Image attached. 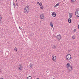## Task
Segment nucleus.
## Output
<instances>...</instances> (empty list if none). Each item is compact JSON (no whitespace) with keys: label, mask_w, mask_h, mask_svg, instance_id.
<instances>
[{"label":"nucleus","mask_w":79,"mask_h":79,"mask_svg":"<svg viewBox=\"0 0 79 79\" xmlns=\"http://www.w3.org/2000/svg\"><path fill=\"white\" fill-rule=\"evenodd\" d=\"M67 69L69 71H71L73 69V66L70 65V63H67L66 64Z\"/></svg>","instance_id":"f257e3e1"},{"label":"nucleus","mask_w":79,"mask_h":79,"mask_svg":"<svg viewBox=\"0 0 79 79\" xmlns=\"http://www.w3.org/2000/svg\"><path fill=\"white\" fill-rule=\"evenodd\" d=\"M30 11V8L29 6H27L24 8V12L25 13H28Z\"/></svg>","instance_id":"f03ea898"},{"label":"nucleus","mask_w":79,"mask_h":79,"mask_svg":"<svg viewBox=\"0 0 79 79\" xmlns=\"http://www.w3.org/2000/svg\"><path fill=\"white\" fill-rule=\"evenodd\" d=\"M65 58L67 61H70L71 60V55L69 54H67L65 56Z\"/></svg>","instance_id":"7ed1b4c3"},{"label":"nucleus","mask_w":79,"mask_h":79,"mask_svg":"<svg viewBox=\"0 0 79 79\" xmlns=\"http://www.w3.org/2000/svg\"><path fill=\"white\" fill-rule=\"evenodd\" d=\"M51 59L53 61H55L56 60V56L54 55L52 56Z\"/></svg>","instance_id":"20e7f679"},{"label":"nucleus","mask_w":79,"mask_h":79,"mask_svg":"<svg viewBox=\"0 0 79 79\" xmlns=\"http://www.w3.org/2000/svg\"><path fill=\"white\" fill-rule=\"evenodd\" d=\"M75 15L77 17H79V9L76 10L75 12Z\"/></svg>","instance_id":"39448f33"},{"label":"nucleus","mask_w":79,"mask_h":79,"mask_svg":"<svg viewBox=\"0 0 79 79\" xmlns=\"http://www.w3.org/2000/svg\"><path fill=\"white\" fill-rule=\"evenodd\" d=\"M40 19H44V15L43 13H41L40 15Z\"/></svg>","instance_id":"423d86ee"},{"label":"nucleus","mask_w":79,"mask_h":79,"mask_svg":"<svg viewBox=\"0 0 79 79\" xmlns=\"http://www.w3.org/2000/svg\"><path fill=\"white\" fill-rule=\"evenodd\" d=\"M18 68L19 71H21L22 69H23V66H22V65L21 64L19 65Z\"/></svg>","instance_id":"0eeeda50"},{"label":"nucleus","mask_w":79,"mask_h":79,"mask_svg":"<svg viewBox=\"0 0 79 79\" xmlns=\"http://www.w3.org/2000/svg\"><path fill=\"white\" fill-rule=\"evenodd\" d=\"M56 39L58 40H60L61 39V36L60 35H58L56 36Z\"/></svg>","instance_id":"6e6552de"},{"label":"nucleus","mask_w":79,"mask_h":79,"mask_svg":"<svg viewBox=\"0 0 79 79\" xmlns=\"http://www.w3.org/2000/svg\"><path fill=\"white\" fill-rule=\"evenodd\" d=\"M50 24L51 27H52V28H53V22H52V21H50Z\"/></svg>","instance_id":"1a4fd4ad"},{"label":"nucleus","mask_w":79,"mask_h":79,"mask_svg":"<svg viewBox=\"0 0 79 79\" xmlns=\"http://www.w3.org/2000/svg\"><path fill=\"white\" fill-rule=\"evenodd\" d=\"M37 5H39L40 6H42V2H39L37 1L36 2Z\"/></svg>","instance_id":"9d476101"},{"label":"nucleus","mask_w":79,"mask_h":79,"mask_svg":"<svg viewBox=\"0 0 79 79\" xmlns=\"http://www.w3.org/2000/svg\"><path fill=\"white\" fill-rule=\"evenodd\" d=\"M29 64L30 68H33V66H34V65H33V64H32V63H30V64Z\"/></svg>","instance_id":"9b49d317"},{"label":"nucleus","mask_w":79,"mask_h":79,"mask_svg":"<svg viewBox=\"0 0 79 79\" xmlns=\"http://www.w3.org/2000/svg\"><path fill=\"white\" fill-rule=\"evenodd\" d=\"M52 16L53 17H56V13H55V12H52Z\"/></svg>","instance_id":"f8f14e48"},{"label":"nucleus","mask_w":79,"mask_h":79,"mask_svg":"<svg viewBox=\"0 0 79 79\" xmlns=\"http://www.w3.org/2000/svg\"><path fill=\"white\" fill-rule=\"evenodd\" d=\"M73 14L72 13H70L69 14V16L70 18H71L73 17Z\"/></svg>","instance_id":"ddd939ff"},{"label":"nucleus","mask_w":79,"mask_h":79,"mask_svg":"<svg viewBox=\"0 0 79 79\" xmlns=\"http://www.w3.org/2000/svg\"><path fill=\"white\" fill-rule=\"evenodd\" d=\"M68 21L69 23H71V19L69 18L68 19Z\"/></svg>","instance_id":"4468645a"},{"label":"nucleus","mask_w":79,"mask_h":79,"mask_svg":"<svg viewBox=\"0 0 79 79\" xmlns=\"http://www.w3.org/2000/svg\"><path fill=\"white\" fill-rule=\"evenodd\" d=\"M59 5H60V3H59L56 4L54 6L55 8H56V7H57V6H59Z\"/></svg>","instance_id":"2eb2a0df"},{"label":"nucleus","mask_w":79,"mask_h":79,"mask_svg":"<svg viewBox=\"0 0 79 79\" xmlns=\"http://www.w3.org/2000/svg\"><path fill=\"white\" fill-rule=\"evenodd\" d=\"M72 38L73 40H74V39H76V36L73 35L72 36Z\"/></svg>","instance_id":"dca6fc26"},{"label":"nucleus","mask_w":79,"mask_h":79,"mask_svg":"<svg viewBox=\"0 0 79 79\" xmlns=\"http://www.w3.org/2000/svg\"><path fill=\"white\" fill-rule=\"evenodd\" d=\"M40 10H43L44 9V6H40Z\"/></svg>","instance_id":"f3484780"},{"label":"nucleus","mask_w":79,"mask_h":79,"mask_svg":"<svg viewBox=\"0 0 79 79\" xmlns=\"http://www.w3.org/2000/svg\"><path fill=\"white\" fill-rule=\"evenodd\" d=\"M2 23V16L0 15V24Z\"/></svg>","instance_id":"a211bd4d"},{"label":"nucleus","mask_w":79,"mask_h":79,"mask_svg":"<svg viewBox=\"0 0 79 79\" xmlns=\"http://www.w3.org/2000/svg\"><path fill=\"white\" fill-rule=\"evenodd\" d=\"M52 48L53 49H55L56 48V46L55 45H53Z\"/></svg>","instance_id":"6ab92c4d"},{"label":"nucleus","mask_w":79,"mask_h":79,"mask_svg":"<svg viewBox=\"0 0 79 79\" xmlns=\"http://www.w3.org/2000/svg\"><path fill=\"white\" fill-rule=\"evenodd\" d=\"M27 79H32V77L31 76H29L27 77Z\"/></svg>","instance_id":"aec40b11"},{"label":"nucleus","mask_w":79,"mask_h":79,"mask_svg":"<svg viewBox=\"0 0 79 79\" xmlns=\"http://www.w3.org/2000/svg\"><path fill=\"white\" fill-rule=\"evenodd\" d=\"M71 3H74L76 2V0H71Z\"/></svg>","instance_id":"412c9836"},{"label":"nucleus","mask_w":79,"mask_h":79,"mask_svg":"<svg viewBox=\"0 0 79 79\" xmlns=\"http://www.w3.org/2000/svg\"><path fill=\"white\" fill-rule=\"evenodd\" d=\"M18 50V49H17V48H16V47H15L14 48V51L15 52H17Z\"/></svg>","instance_id":"4be33fe9"},{"label":"nucleus","mask_w":79,"mask_h":79,"mask_svg":"<svg viewBox=\"0 0 79 79\" xmlns=\"http://www.w3.org/2000/svg\"><path fill=\"white\" fill-rule=\"evenodd\" d=\"M73 31H74V32H76V29H74L73 30Z\"/></svg>","instance_id":"5701e85b"},{"label":"nucleus","mask_w":79,"mask_h":79,"mask_svg":"<svg viewBox=\"0 0 79 79\" xmlns=\"http://www.w3.org/2000/svg\"><path fill=\"white\" fill-rule=\"evenodd\" d=\"M78 29L79 30V24L78 25Z\"/></svg>","instance_id":"b1692460"},{"label":"nucleus","mask_w":79,"mask_h":79,"mask_svg":"<svg viewBox=\"0 0 79 79\" xmlns=\"http://www.w3.org/2000/svg\"><path fill=\"white\" fill-rule=\"evenodd\" d=\"M1 69H0V72H1Z\"/></svg>","instance_id":"393cba45"},{"label":"nucleus","mask_w":79,"mask_h":79,"mask_svg":"<svg viewBox=\"0 0 79 79\" xmlns=\"http://www.w3.org/2000/svg\"><path fill=\"white\" fill-rule=\"evenodd\" d=\"M16 2H17V0H16Z\"/></svg>","instance_id":"a878e982"},{"label":"nucleus","mask_w":79,"mask_h":79,"mask_svg":"<svg viewBox=\"0 0 79 79\" xmlns=\"http://www.w3.org/2000/svg\"><path fill=\"white\" fill-rule=\"evenodd\" d=\"M39 79V78H37V79Z\"/></svg>","instance_id":"bb28decb"}]
</instances>
